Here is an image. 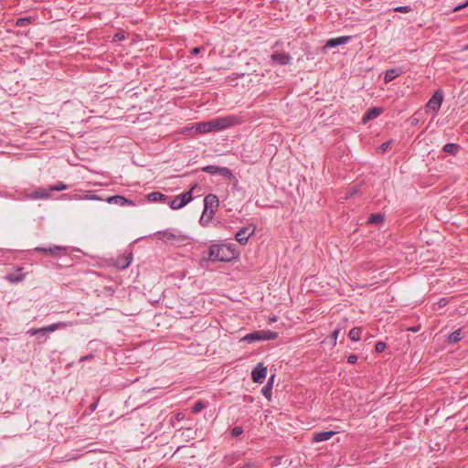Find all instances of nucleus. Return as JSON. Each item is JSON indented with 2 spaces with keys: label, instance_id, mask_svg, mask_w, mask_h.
Here are the masks:
<instances>
[{
  "label": "nucleus",
  "instance_id": "13",
  "mask_svg": "<svg viewBox=\"0 0 468 468\" xmlns=\"http://www.w3.org/2000/svg\"><path fill=\"white\" fill-rule=\"evenodd\" d=\"M351 38L352 37L350 36H342V37H338L330 38L329 40H327L324 48H335L340 45L346 44L351 40Z\"/></svg>",
  "mask_w": 468,
  "mask_h": 468
},
{
  "label": "nucleus",
  "instance_id": "53",
  "mask_svg": "<svg viewBox=\"0 0 468 468\" xmlns=\"http://www.w3.org/2000/svg\"><path fill=\"white\" fill-rule=\"evenodd\" d=\"M465 50H468V44L464 47Z\"/></svg>",
  "mask_w": 468,
  "mask_h": 468
},
{
  "label": "nucleus",
  "instance_id": "18",
  "mask_svg": "<svg viewBox=\"0 0 468 468\" xmlns=\"http://www.w3.org/2000/svg\"><path fill=\"white\" fill-rule=\"evenodd\" d=\"M107 201L111 204L113 203V204L119 205V206L133 205V202L132 200H129L122 196L110 197L107 199Z\"/></svg>",
  "mask_w": 468,
  "mask_h": 468
},
{
  "label": "nucleus",
  "instance_id": "16",
  "mask_svg": "<svg viewBox=\"0 0 468 468\" xmlns=\"http://www.w3.org/2000/svg\"><path fill=\"white\" fill-rule=\"evenodd\" d=\"M382 112L381 108L373 107L367 111L365 115L363 116V122H367L369 120H373L380 115Z\"/></svg>",
  "mask_w": 468,
  "mask_h": 468
},
{
  "label": "nucleus",
  "instance_id": "2",
  "mask_svg": "<svg viewBox=\"0 0 468 468\" xmlns=\"http://www.w3.org/2000/svg\"><path fill=\"white\" fill-rule=\"evenodd\" d=\"M233 120L234 117L230 116L217 118L208 122L197 123L196 129L197 132L200 133L217 132L231 126L234 123Z\"/></svg>",
  "mask_w": 468,
  "mask_h": 468
},
{
  "label": "nucleus",
  "instance_id": "17",
  "mask_svg": "<svg viewBox=\"0 0 468 468\" xmlns=\"http://www.w3.org/2000/svg\"><path fill=\"white\" fill-rule=\"evenodd\" d=\"M402 70L399 68L397 69H389L386 70L385 76H384V81L385 83H388L392 81L395 78L402 74Z\"/></svg>",
  "mask_w": 468,
  "mask_h": 468
},
{
  "label": "nucleus",
  "instance_id": "54",
  "mask_svg": "<svg viewBox=\"0 0 468 468\" xmlns=\"http://www.w3.org/2000/svg\"><path fill=\"white\" fill-rule=\"evenodd\" d=\"M279 45V41L275 42V45L274 47L278 46Z\"/></svg>",
  "mask_w": 468,
  "mask_h": 468
},
{
  "label": "nucleus",
  "instance_id": "47",
  "mask_svg": "<svg viewBox=\"0 0 468 468\" xmlns=\"http://www.w3.org/2000/svg\"><path fill=\"white\" fill-rule=\"evenodd\" d=\"M39 336H38V340L39 342H44L46 340V338H44L43 340H41L42 337H44L46 335V334H38Z\"/></svg>",
  "mask_w": 468,
  "mask_h": 468
},
{
  "label": "nucleus",
  "instance_id": "21",
  "mask_svg": "<svg viewBox=\"0 0 468 468\" xmlns=\"http://www.w3.org/2000/svg\"><path fill=\"white\" fill-rule=\"evenodd\" d=\"M463 336L462 329H457L448 336L447 343L451 345L457 344L463 338Z\"/></svg>",
  "mask_w": 468,
  "mask_h": 468
},
{
  "label": "nucleus",
  "instance_id": "52",
  "mask_svg": "<svg viewBox=\"0 0 468 468\" xmlns=\"http://www.w3.org/2000/svg\"><path fill=\"white\" fill-rule=\"evenodd\" d=\"M411 330H412L413 332H417V331H418V328H417V327H413Z\"/></svg>",
  "mask_w": 468,
  "mask_h": 468
},
{
  "label": "nucleus",
  "instance_id": "51",
  "mask_svg": "<svg viewBox=\"0 0 468 468\" xmlns=\"http://www.w3.org/2000/svg\"><path fill=\"white\" fill-rule=\"evenodd\" d=\"M87 198H89V199H98V197H93V196L92 197H88Z\"/></svg>",
  "mask_w": 468,
  "mask_h": 468
},
{
  "label": "nucleus",
  "instance_id": "25",
  "mask_svg": "<svg viewBox=\"0 0 468 468\" xmlns=\"http://www.w3.org/2000/svg\"><path fill=\"white\" fill-rule=\"evenodd\" d=\"M362 328L361 327H353L349 333L348 336L352 341H359L361 339Z\"/></svg>",
  "mask_w": 468,
  "mask_h": 468
},
{
  "label": "nucleus",
  "instance_id": "49",
  "mask_svg": "<svg viewBox=\"0 0 468 468\" xmlns=\"http://www.w3.org/2000/svg\"><path fill=\"white\" fill-rule=\"evenodd\" d=\"M273 379H274V375H272V376L271 377V378L269 379V381H268V382H271V383H272V382H273Z\"/></svg>",
  "mask_w": 468,
  "mask_h": 468
},
{
  "label": "nucleus",
  "instance_id": "40",
  "mask_svg": "<svg viewBox=\"0 0 468 468\" xmlns=\"http://www.w3.org/2000/svg\"><path fill=\"white\" fill-rule=\"evenodd\" d=\"M243 76H244L243 73H234L232 76H229V79H230L231 80H237V79L241 78Z\"/></svg>",
  "mask_w": 468,
  "mask_h": 468
},
{
  "label": "nucleus",
  "instance_id": "36",
  "mask_svg": "<svg viewBox=\"0 0 468 468\" xmlns=\"http://www.w3.org/2000/svg\"><path fill=\"white\" fill-rule=\"evenodd\" d=\"M339 333H340V329H339V328H335V329L332 332V334H331V338H332V340L334 341V345H335V344H336V339H337V337H338Z\"/></svg>",
  "mask_w": 468,
  "mask_h": 468
},
{
  "label": "nucleus",
  "instance_id": "15",
  "mask_svg": "<svg viewBox=\"0 0 468 468\" xmlns=\"http://www.w3.org/2000/svg\"><path fill=\"white\" fill-rule=\"evenodd\" d=\"M337 432L334 431L314 432L313 433V441L321 442V441H328Z\"/></svg>",
  "mask_w": 468,
  "mask_h": 468
},
{
  "label": "nucleus",
  "instance_id": "3",
  "mask_svg": "<svg viewBox=\"0 0 468 468\" xmlns=\"http://www.w3.org/2000/svg\"><path fill=\"white\" fill-rule=\"evenodd\" d=\"M219 206L218 197L214 194H208L204 198V211L200 218V223H203L204 218L207 215V220H211Z\"/></svg>",
  "mask_w": 468,
  "mask_h": 468
},
{
  "label": "nucleus",
  "instance_id": "20",
  "mask_svg": "<svg viewBox=\"0 0 468 468\" xmlns=\"http://www.w3.org/2000/svg\"><path fill=\"white\" fill-rule=\"evenodd\" d=\"M132 261V253H130L128 256H120L117 258L116 261V267L124 270L126 269Z\"/></svg>",
  "mask_w": 468,
  "mask_h": 468
},
{
  "label": "nucleus",
  "instance_id": "44",
  "mask_svg": "<svg viewBox=\"0 0 468 468\" xmlns=\"http://www.w3.org/2000/svg\"><path fill=\"white\" fill-rule=\"evenodd\" d=\"M97 405H98V403H97V402H95V403H92L91 405H90V407H89V408H90V410L91 411H93V410H95V409L97 408Z\"/></svg>",
  "mask_w": 468,
  "mask_h": 468
},
{
  "label": "nucleus",
  "instance_id": "42",
  "mask_svg": "<svg viewBox=\"0 0 468 468\" xmlns=\"http://www.w3.org/2000/svg\"><path fill=\"white\" fill-rule=\"evenodd\" d=\"M201 51V48L200 47H196L194 48L191 49L190 53L191 55H197L199 52Z\"/></svg>",
  "mask_w": 468,
  "mask_h": 468
},
{
  "label": "nucleus",
  "instance_id": "43",
  "mask_svg": "<svg viewBox=\"0 0 468 468\" xmlns=\"http://www.w3.org/2000/svg\"><path fill=\"white\" fill-rule=\"evenodd\" d=\"M176 418L177 420H182L184 418H185V414L182 413V412H178L176 415Z\"/></svg>",
  "mask_w": 468,
  "mask_h": 468
},
{
  "label": "nucleus",
  "instance_id": "27",
  "mask_svg": "<svg viewBox=\"0 0 468 468\" xmlns=\"http://www.w3.org/2000/svg\"><path fill=\"white\" fill-rule=\"evenodd\" d=\"M31 23H32V17L25 16V17L18 18L16 22V26L18 27H27Z\"/></svg>",
  "mask_w": 468,
  "mask_h": 468
},
{
  "label": "nucleus",
  "instance_id": "31",
  "mask_svg": "<svg viewBox=\"0 0 468 468\" xmlns=\"http://www.w3.org/2000/svg\"><path fill=\"white\" fill-rule=\"evenodd\" d=\"M393 11L407 14L411 11V7L410 5H399L393 8Z\"/></svg>",
  "mask_w": 468,
  "mask_h": 468
},
{
  "label": "nucleus",
  "instance_id": "10",
  "mask_svg": "<svg viewBox=\"0 0 468 468\" xmlns=\"http://www.w3.org/2000/svg\"><path fill=\"white\" fill-rule=\"evenodd\" d=\"M67 325L68 324L65 322H58L41 328H32L28 331V334H30L31 335H37L38 334L52 333L58 329L65 328L67 327Z\"/></svg>",
  "mask_w": 468,
  "mask_h": 468
},
{
  "label": "nucleus",
  "instance_id": "50",
  "mask_svg": "<svg viewBox=\"0 0 468 468\" xmlns=\"http://www.w3.org/2000/svg\"><path fill=\"white\" fill-rule=\"evenodd\" d=\"M207 215H208V213ZM206 217H207V218H204L203 223H201L202 225H204V221H206V222L209 221V220H207V216H206Z\"/></svg>",
  "mask_w": 468,
  "mask_h": 468
},
{
  "label": "nucleus",
  "instance_id": "41",
  "mask_svg": "<svg viewBox=\"0 0 468 468\" xmlns=\"http://www.w3.org/2000/svg\"><path fill=\"white\" fill-rule=\"evenodd\" d=\"M447 303H448V300L446 298H441L438 302V304L440 307H444Z\"/></svg>",
  "mask_w": 468,
  "mask_h": 468
},
{
  "label": "nucleus",
  "instance_id": "6",
  "mask_svg": "<svg viewBox=\"0 0 468 468\" xmlns=\"http://www.w3.org/2000/svg\"><path fill=\"white\" fill-rule=\"evenodd\" d=\"M196 186H194L189 191H186L181 195L175 197L172 200L168 202L169 207L172 209H180L187 205L193 199L192 190Z\"/></svg>",
  "mask_w": 468,
  "mask_h": 468
},
{
  "label": "nucleus",
  "instance_id": "1",
  "mask_svg": "<svg viewBox=\"0 0 468 468\" xmlns=\"http://www.w3.org/2000/svg\"><path fill=\"white\" fill-rule=\"evenodd\" d=\"M238 253L234 244L217 243L208 248L206 260L212 262H229L237 258Z\"/></svg>",
  "mask_w": 468,
  "mask_h": 468
},
{
  "label": "nucleus",
  "instance_id": "19",
  "mask_svg": "<svg viewBox=\"0 0 468 468\" xmlns=\"http://www.w3.org/2000/svg\"><path fill=\"white\" fill-rule=\"evenodd\" d=\"M147 199L151 202H166L169 197L161 192H151L147 195Z\"/></svg>",
  "mask_w": 468,
  "mask_h": 468
},
{
  "label": "nucleus",
  "instance_id": "9",
  "mask_svg": "<svg viewBox=\"0 0 468 468\" xmlns=\"http://www.w3.org/2000/svg\"><path fill=\"white\" fill-rule=\"evenodd\" d=\"M201 170L205 173L210 174V175H216L218 174L222 176L228 177L229 179H236L233 176L231 170L228 167H220L217 165H207L201 168Z\"/></svg>",
  "mask_w": 468,
  "mask_h": 468
},
{
  "label": "nucleus",
  "instance_id": "29",
  "mask_svg": "<svg viewBox=\"0 0 468 468\" xmlns=\"http://www.w3.org/2000/svg\"><path fill=\"white\" fill-rule=\"evenodd\" d=\"M271 382H268L261 389L262 395L269 400L271 399Z\"/></svg>",
  "mask_w": 468,
  "mask_h": 468
},
{
  "label": "nucleus",
  "instance_id": "48",
  "mask_svg": "<svg viewBox=\"0 0 468 468\" xmlns=\"http://www.w3.org/2000/svg\"><path fill=\"white\" fill-rule=\"evenodd\" d=\"M276 320H277L276 316H273V317H271V318L270 319V321H271V322H276Z\"/></svg>",
  "mask_w": 468,
  "mask_h": 468
},
{
  "label": "nucleus",
  "instance_id": "7",
  "mask_svg": "<svg viewBox=\"0 0 468 468\" xmlns=\"http://www.w3.org/2000/svg\"><path fill=\"white\" fill-rule=\"evenodd\" d=\"M443 101V91L439 89L434 91L431 98L426 103V110L431 111L434 114H437L441 109V103Z\"/></svg>",
  "mask_w": 468,
  "mask_h": 468
},
{
  "label": "nucleus",
  "instance_id": "12",
  "mask_svg": "<svg viewBox=\"0 0 468 468\" xmlns=\"http://www.w3.org/2000/svg\"><path fill=\"white\" fill-rule=\"evenodd\" d=\"M267 375V367L263 363H258L251 372V378L255 383H262Z\"/></svg>",
  "mask_w": 468,
  "mask_h": 468
},
{
  "label": "nucleus",
  "instance_id": "37",
  "mask_svg": "<svg viewBox=\"0 0 468 468\" xmlns=\"http://www.w3.org/2000/svg\"><path fill=\"white\" fill-rule=\"evenodd\" d=\"M357 361V356L356 355H350L347 356V362L349 364H355Z\"/></svg>",
  "mask_w": 468,
  "mask_h": 468
},
{
  "label": "nucleus",
  "instance_id": "8",
  "mask_svg": "<svg viewBox=\"0 0 468 468\" xmlns=\"http://www.w3.org/2000/svg\"><path fill=\"white\" fill-rule=\"evenodd\" d=\"M256 231V226L254 224H249L248 226L239 229L236 235L235 239L241 245L247 244L249 238Z\"/></svg>",
  "mask_w": 468,
  "mask_h": 468
},
{
  "label": "nucleus",
  "instance_id": "24",
  "mask_svg": "<svg viewBox=\"0 0 468 468\" xmlns=\"http://www.w3.org/2000/svg\"><path fill=\"white\" fill-rule=\"evenodd\" d=\"M242 341H245V342L250 344V343H253L255 341H262V340H261V336L260 331H254L252 333H250V334L246 335L242 338Z\"/></svg>",
  "mask_w": 468,
  "mask_h": 468
},
{
  "label": "nucleus",
  "instance_id": "28",
  "mask_svg": "<svg viewBox=\"0 0 468 468\" xmlns=\"http://www.w3.org/2000/svg\"><path fill=\"white\" fill-rule=\"evenodd\" d=\"M66 189H69V185L61 181H58L55 185L49 186L50 191H62Z\"/></svg>",
  "mask_w": 468,
  "mask_h": 468
},
{
  "label": "nucleus",
  "instance_id": "46",
  "mask_svg": "<svg viewBox=\"0 0 468 468\" xmlns=\"http://www.w3.org/2000/svg\"><path fill=\"white\" fill-rule=\"evenodd\" d=\"M93 356L92 355H88V356H85L83 357H81L80 361H83V360H88V359H90L92 358Z\"/></svg>",
  "mask_w": 468,
  "mask_h": 468
},
{
  "label": "nucleus",
  "instance_id": "38",
  "mask_svg": "<svg viewBox=\"0 0 468 468\" xmlns=\"http://www.w3.org/2000/svg\"><path fill=\"white\" fill-rule=\"evenodd\" d=\"M468 6V0L463 3V4H461V5H456L454 8H453V12H457V11H460L462 10L463 8Z\"/></svg>",
  "mask_w": 468,
  "mask_h": 468
},
{
  "label": "nucleus",
  "instance_id": "4",
  "mask_svg": "<svg viewBox=\"0 0 468 468\" xmlns=\"http://www.w3.org/2000/svg\"><path fill=\"white\" fill-rule=\"evenodd\" d=\"M158 239L171 245H179L186 240V236L179 232H172L168 229L156 232Z\"/></svg>",
  "mask_w": 468,
  "mask_h": 468
},
{
  "label": "nucleus",
  "instance_id": "22",
  "mask_svg": "<svg viewBox=\"0 0 468 468\" xmlns=\"http://www.w3.org/2000/svg\"><path fill=\"white\" fill-rule=\"evenodd\" d=\"M385 221V215L383 213L371 214L367 218V224H382Z\"/></svg>",
  "mask_w": 468,
  "mask_h": 468
},
{
  "label": "nucleus",
  "instance_id": "33",
  "mask_svg": "<svg viewBox=\"0 0 468 468\" xmlns=\"http://www.w3.org/2000/svg\"><path fill=\"white\" fill-rule=\"evenodd\" d=\"M391 144H392V141H388V142L383 143L382 144L379 145V147L378 148V151L382 154L385 153L386 151H388L390 148Z\"/></svg>",
  "mask_w": 468,
  "mask_h": 468
},
{
  "label": "nucleus",
  "instance_id": "39",
  "mask_svg": "<svg viewBox=\"0 0 468 468\" xmlns=\"http://www.w3.org/2000/svg\"><path fill=\"white\" fill-rule=\"evenodd\" d=\"M113 39L115 41H121V40H123L124 39V34L123 33H116L114 36H113Z\"/></svg>",
  "mask_w": 468,
  "mask_h": 468
},
{
  "label": "nucleus",
  "instance_id": "34",
  "mask_svg": "<svg viewBox=\"0 0 468 468\" xmlns=\"http://www.w3.org/2000/svg\"><path fill=\"white\" fill-rule=\"evenodd\" d=\"M242 433H243V428L241 426H235L231 430V436L234 438L240 436Z\"/></svg>",
  "mask_w": 468,
  "mask_h": 468
},
{
  "label": "nucleus",
  "instance_id": "35",
  "mask_svg": "<svg viewBox=\"0 0 468 468\" xmlns=\"http://www.w3.org/2000/svg\"><path fill=\"white\" fill-rule=\"evenodd\" d=\"M386 348V343L382 342V341H379L376 344L375 346V350L377 353H381L385 350Z\"/></svg>",
  "mask_w": 468,
  "mask_h": 468
},
{
  "label": "nucleus",
  "instance_id": "5",
  "mask_svg": "<svg viewBox=\"0 0 468 468\" xmlns=\"http://www.w3.org/2000/svg\"><path fill=\"white\" fill-rule=\"evenodd\" d=\"M37 252H43L46 255H49L56 258H60L62 256L69 255L71 251L73 250H79L78 249H71L70 247L67 246H53L49 248L45 247H37L35 249Z\"/></svg>",
  "mask_w": 468,
  "mask_h": 468
},
{
  "label": "nucleus",
  "instance_id": "23",
  "mask_svg": "<svg viewBox=\"0 0 468 468\" xmlns=\"http://www.w3.org/2000/svg\"><path fill=\"white\" fill-rule=\"evenodd\" d=\"M460 149V144L452 143L446 144L442 148L443 152L450 154L452 155H456L459 153Z\"/></svg>",
  "mask_w": 468,
  "mask_h": 468
},
{
  "label": "nucleus",
  "instance_id": "32",
  "mask_svg": "<svg viewBox=\"0 0 468 468\" xmlns=\"http://www.w3.org/2000/svg\"><path fill=\"white\" fill-rule=\"evenodd\" d=\"M24 277L25 275L24 274H18V275H16V274H9L7 279L11 282H21L24 280Z\"/></svg>",
  "mask_w": 468,
  "mask_h": 468
},
{
  "label": "nucleus",
  "instance_id": "30",
  "mask_svg": "<svg viewBox=\"0 0 468 468\" xmlns=\"http://www.w3.org/2000/svg\"><path fill=\"white\" fill-rule=\"evenodd\" d=\"M207 407V403L202 400H197L192 407L193 413H198Z\"/></svg>",
  "mask_w": 468,
  "mask_h": 468
},
{
  "label": "nucleus",
  "instance_id": "11",
  "mask_svg": "<svg viewBox=\"0 0 468 468\" xmlns=\"http://www.w3.org/2000/svg\"><path fill=\"white\" fill-rule=\"evenodd\" d=\"M272 64L285 66L291 64L292 57L289 53L275 51L271 55Z\"/></svg>",
  "mask_w": 468,
  "mask_h": 468
},
{
  "label": "nucleus",
  "instance_id": "14",
  "mask_svg": "<svg viewBox=\"0 0 468 468\" xmlns=\"http://www.w3.org/2000/svg\"><path fill=\"white\" fill-rule=\"evenodd\" d=\"M28 197L31 199H48L50 197L49 187L48 189L45 187H38L35 189Z\"/></svg>",
  "mask_w": 468,
  "mask_h": 468
},
{
  "label": "nucleus",
  "instance_id": "26",
  "mask_svg": "<svg viewBox=\"0 0 468 468\" xmlns=\"http://www.w3.org/2000/svg\"><path fill=\"white\" fill-rule=\"evenodd\" d=\"M261 340H274L278 337V333L271 330H261Z\"/></svg>",
  "mask_w": 468,
  "mask_h": 468
},
{
  "label": "nucleus",
  "instance_id": "45",
  "mask_svg": "<svg viewBox=\"0 0 468 468\" xmlns=\"http://www.w3.org/2000/svg\"><path fill=\"white\" fill-rule=\"evenodd\" d=\"M252 467V463H245L241 468H251Z\"/></svg>",
  "mask_w": 468,
  "mask_h": 468
}]
</instances>
